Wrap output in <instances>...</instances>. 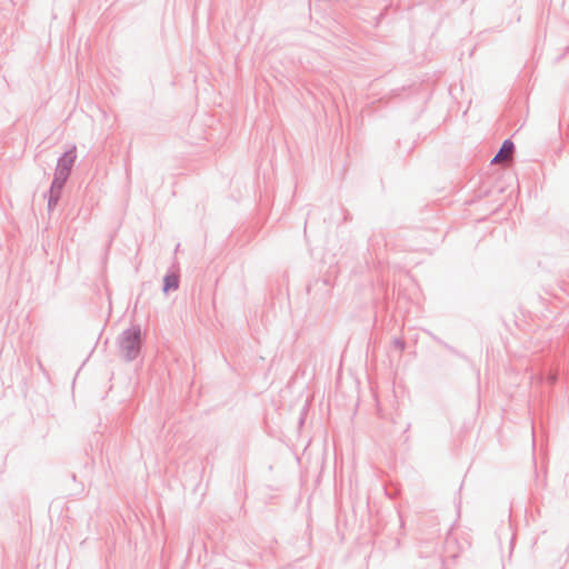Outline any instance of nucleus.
I'll use <instances>...</instances> for the list:
<instances>
[{
    "label": "nucleus",
    "mask_w": 569,
    "mask_h": 569,
    "mask_svg": "<svg viewBox=\"0 0 569 569\" xmlns=\"http://www.w3.org/2000/svg\"><path fill=\"white\" fill-rule=\"evenodd\" d=\"M392 346L400 352H402L406 349V341L402 338H395L392 340Z\"/></svg>",
    "instance_id": "8"
},
{
    "label": "nucleus",
    "mask_w": 569,
    "mask_h": 569,
    "mask_svg": "<svg viewBox=\"0 0 569 569\" xmlns=\"http://www.w3.org/2000/svg\"><path fill=\"white\" fill-rule=\"evenodd\" d=\"M77 159V148L76 146H72L70 149H68L66 152H63L59 158L57 162V167L54 172H62L66 176L70 177L71 169L76 162Z\"/></svg>",
    "instance_id": "4"
},
{
    "label": "nucleus",
    "mask_w": 569,
    "mask_h": 569,
    "mask_svg": "<svg viewBox=\"0 0 569 569\" xmlns=\"http://www.w3.org/2000/svg\"><path fill=\"white\" fill-rule=\"evenodd\" d=\"M180 277L178 273L168 271L163 277V286L162 291L168 293L170 291H174L179 288Z\"/></svg>",
    "instance_id": "5"
},
{
    "label": "nucleus",
    "mask_w": 569,
    "mask_h": 569,
    "mask_svg": "<svg viewBox=\"0 0 569 569\" xmlns=\"http://www.w3.org/2000/svg\"><path fill=\"white\" fill-rule=\"evenodd\" d=\"M443 348H446L449 352H451L452 355L461 358V359H467V357L460 352L459 350H457L455 347L448 345L446 341L445 343L442 345Z\"/></svg>",
    "instance_id": "7"
},
{
    "label": "nucleus",
    "mask_w": 569,
    "mask_h": 569,
    "mask_svg": "<svg viewBox=\"0 0 569 569\" xmlns=\"http://www.w3.org/2000/svg\"><path fill=\"white\" fill-rule=\"evenodd\" d=\"M529 379L531 380V387L553 386L558 380V369L552 362L545 363L538 370H532Z\"/></svg>",
    "instance_id": "2"
},
{
    "label": "nucleus",
    "mask_w": 569,
    "mask_h": 569,
    "mask_svg": "<svg viewBox=\"0 0 569 569\" xmlns=\"http://www.w3.org/2000/svg\"><path fill=\"white\" fill-rule=\"evenodd\" d=\"M409 428H410V423L407 425V428H406L405 432H407Z\"/></svg>",
    "instance_id": "12"
},
{
    "label": "nucleus",
    "mask_w": 569,
    "mask_h": 569,
    "mask_svg": "<svg viewBox=\"0 0 569 569\" xmlns=\"http://www.w3.org/2000/svg\"><path fill=\"white\" fill-rule=\"evenodd\" d=\"M428 335H429V336H430V338H431L435 342H437L438 345L442 346V345L445 343V341H443L440 337L436 336L435 333H432V332H428Z\"/></svg>",
    "instance_id": "10"
},
{
    "label": "nucleus",
    "mask_w": 569,
    "mask_h": 569,
    "mask_svg": "<svg viewBox=\"0 0 569 569\" xmlns=\"http://www.w3.org/2000/svg\"><path fill=\"white\" fill-rule=\"evenodd\" d=\"M69 179L68 176H66L62 172H54L53 179L51 181L50 189L48 193L44 196L48 199V210L52 211L57 204L59 203L62 194V190L66 186L67 180Z\"/></svg>",
    "instance_id": "3"
},
{
    "label": "nucleus",
    "mask_w": 569,
    "mask_h": 569,
    "mask_svg": "<svg viewBox=\"0 0 569 569\" xmlns=\"http://www.w3.org/2000/svg\"><path fill=\"white\" fill-rule=\"evenodd\" d=\"M370 397H371V399L373 400V402H375V405L377 407L378 413L380 416H382L381 415L382 409H381V405H380L379 393H377V392L370 393Z\"/></svg>",
    "instance_id": "9"
},
{
    "label": "nucleus",
    "mask_w": 569,
    "mask_h": 569,
    "mask_svg": "<svg viewBox=\"0 0 569 569\" xmlns=\"http://www.w3.org/2000/svg\"><path fill=\"white\" fill-rule=\"evenodd\" d=\"M120 353L128 362L133 361L140 355L142 348V333L139 325L126 329L119 337Z\"/></svg>",
    "instance_id": "1"
},
{
    "label": "nucleus",
    "mask_w": 569,
    "mask_h": 569,
    "mask_svg": "<svg viewBox=\"0 0 569 569\" xmlns=\"http://www.w3.org/2000/svg\"><path fill=\"white\" fill-rule=\"evenodd\" d=\"M515 150V143L511 139H506L503 140V142L501 143L498 152L496 153V156L493 157L492 161L491 162H496L498 160H503L507 158V154L511 151Z\"/></svg>",
    "instance_id": "6"
},
{
    "label": "nucleus",
    "mask_w": 569,
    "mask_h": 569,
    "mask_svg": "<svg viewBox=\"0 0 569 569\" xmlns=\"http://www.w3.org/2000/svg\"><path fill=\"white\" fill-rule=\"evenodd\" d=\"M399 519H400V527H401V528H403V526H405V521H403V519H402V517H401V515H400V513H399Z\"/></svg>",
    "instance_id": "11"
}]
</instances>
